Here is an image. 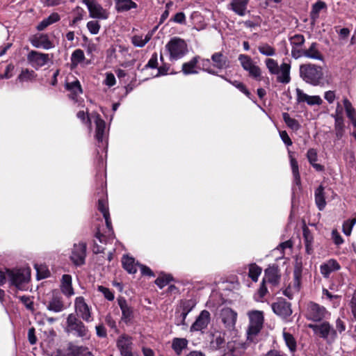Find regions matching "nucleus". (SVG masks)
<instances>
[{
    "label": "nucleus",
    "instance_id": "f257e3e1",
    "mask_svg": "<svg viewBox=\"0 0 356 356\" xmlns=\"http://www.w3.org/2000/svg\"><path fill=\"white\" fill-rule=\"evenodd\" d=\"M323 68L314 64H304L300 66V76L306 83L318 86L323 79Z\"/></svg>",
    "mask_w": 356,
    "mask_h": 356
},
{
    "label": "nucleus",
    "instance_id": "f03ea898",
    "mask_svg": "<svg viewBox=\"0 0 356 356\" xmlns=\"http://www.w3.org/2000/svg\"><path fill=\"white\" fill-rule=\"evenodd\" d=\"M265 64L269 73L277 76V81L279 83L286 84L290 82V64L282 63L280 66H279L277 61L273 58L266 59Z\"/></svg>",
    "mask_w": 356,
    "mask_h": 356
},
{
    "label": "nucleus",
    "instance_id": "7ed1b4c3",
    "mask_svg": "<svg viewBox=\"0 0 356 356\" xmlns=\"http://www.w3.org/2000/svg\"><path fill=\"white\" fill-rule=\"evenodd\" d=\"M65 332L83 339L90 338V332L84 323L74 314H70L66 319Z\"/></svg>",
    "mask_w": 356,
    "mask_h": 356
},
{
    "label": "nucleus",
    "instance_id": "20e7f679",
    "mask_svg": "<svg viewBox=\"0 0 356 356\" xmlns=\"http://www.w3.org/2000/svg\"><path fill=\"white\" fill-rule=\"evenodd\" d=\"M77 118L82 122L86 120L90 124L93 122L95 124V138L99 142H102L106 131V123L97 113H92L90 115H86L85 111H80L77 113Z\"/></svg>",
    "mask_w": 356,
    "mask_h": 356
},
{
    "label": "nucleus",
    "instance_id": "39448f33",
    "mask_svg": "<svg viewBox=\"0 0 356 356\" xmlns=\"http://www.w3.org/2000/svg\"><path fill=\"white\" fill-rule=\"evenodd\" d=\"M165 49L169 53L170 60H177L188 52L187 44L184 40L174 37L166 44Z\"/></svg>",
    "mask_w": 356,
    "mask_h": 356
},
{
    "label": "nucleus",
    "instance_id": "423d86ee",
    "mask_svg": "<svg viewBox=\"0 0 356 356\" xmlns=\"http://www.w3.org/2000/svg\"><path fill=\"white\" fill-rule=\"evenodd\" d=\"M249 325L247 331L248 339L252 341L263 327L264 317V313L259 310L248 312Z\"/></svg>",
    "mask_w": 356,
    "mask_h": 356
},
{
    "label": "nucleus",
    "instance_id": "0eeeda50",
    "mask_svg": "<svg viewBox=\"0 0 356 356\" xmlns=\"http://www.w3.org/2000/svg\"><path fill=\"white\" fill-rule=\"evenodd\" d=\"M74 310L76 316L86 323L93 321L92 309L83 296H78L74 300Z\"/></svg>",
    "mask_w": 356,
    "mask_h": 356
},
{
    "label": "nucleus",
    "instance_id": "6e6552de",
    "mask_svg": "<svg viewBox=\"0 0 356 356\" xmlns=\"http://www.w3.org/2000/svg\"><path fill=\"white\" fill-rule=\"evenodd\" d=\"M7 277L11 285L19 289H22L24 284L30 278V270L28 268L8 270Z\"/></svg>",
    "mask_w": 356,
    "mask_h": 356
},
{
    "label": "nucleus",
    "instance_id": "1a4fd4ad",
    "mask_svg": "<svg viewBox=\"0 0 356 356\" xmlns=\"http://www.w3.org/2000/svg\"><path fill=\"white\" fill-rule=\"evenodd\" d=\"M238 60L243 69L248 72L250 76L256 80H261V70L250 56L245 54H240L238 56Z\"/></svg>",
    "mask_w": 356,
    "mask_h": 356
},
{
    "label": "nucleus",
    "instance_id": "9d476101",
    "mask_svg": "<svg viewBox=\"0 0 356 356\" xmlns=\"http://www.w3.org/2000/svg\"><path fill=\"white\" fill-rule=\"evenodd\" d=\"M82 2L87 6L90 17L100 19L108 18V12L97 0H82Z\"/></svg>",
    "mask_w": 356,
    "mask_h": 356
},
{
    "label": "nucleus",
    "instance_id": "9b49d317",
    "mask_svg": "<svg viewBox=\"0 0 356 356\" xmlns=\"http://www.w3.org/2000/svg\"><path fill=\"white\" fill-rule=\"evenodd\" d=\"M196 304L197 302L195 299L184 300L180 302L176 311V313L179 314V316L177 318V325H186V316L196 306Z\"/></svg>",
    "mask_w": 356,
    "mask_h": 356
},
{
    "label": "nucleus",
    "instance_id": "f8f14e48",
    "mask_svg": "<svg viewBox=\"0 0 356 356\" xmlns=\"http://www.w3.org/2000/svg\"><path fill=\"white\" fill-rule=\"evenodd\" d=\"M309 327L312 328L315 333L324 339L329 337L334 340L337 337V332L334 328L327 323L324 322L320 325H309Z\"/></svg>",
    "mask_w": 356,
    "mask_h": 356
},
{
    "label": "nucleus",
    "instance_id": "ddd939ff",
    "mask_svg": "<svg viewBox=\"0 0 356 356\" xmlns=\"http://www.w3.org/2000/svg\"><path fill=\"white\" fill-rule=\"evenodd\" d=\"M47 310L55 313H59L66 309L63 298L58 293H53L48 300L44 302Z\"/></svg>",
    "mask_w": 356,
    "mask_h": 356
},
{
    "label": "nucleus",
    "instance_id": "4468645a",
    "mask_svg": "<svg viewBox=\"0 0 356 356\" xmlns=\"http://www.w3.org/2000/svg\"><path fill=\"white\" fill-rule=\"evenodd\" d=\"M86 255V245L84 243H79L74 244L72 254L70 256L71 261L76 266H81L85 263Z\"/></svg>",
    "mask_w": 356,
    "mask_h": 356
},
{
    "label": "nucleus",
    "instance_id": "2eb2a0df",
    "mask_svg": "<svg viewBox=\"0 0 356 356\" xmlns=\"http://www.w3.org/2000/svg\"><path fill=\"white\" fill-rule=\"evenodd\" d=\"M132 338L126 334L121 335L117 341V346L122 356H138L132 353Z\"/></svg>",
    "mask_w": 356,
    "mask_h": 356
},
{
    "label": "nucleus",
    "instance_id": "dca6fc26",
    "mask_svg": "<svg viewBox=\"0 0 356 356\" xmlns=\"http://www.w3.org/2000/svg\"><path fill=\"white\" fill-rule=\"evenodd\" d=\"M29 63L36 70L44 66L49 60V54L31 51L27 56Z\"/></svg>",
    "mask_w": 356,
    "mask_h": 356
},
{
    "label": "nucleus",
    "instance_id": "f3484780",
    "mask_svg": "<svg viewBox=\"0 0 356 356\" xmlns=\"http://www.w3.org/2000/svg\"><path fill=\"white\" fill-rule=\"evenodd\" d=\"M325 307L311 302L307 306V318L314 321H319L325 317Z\"/></svg>",
    "mask_w": 356,
    "mask_h": 356
},
{
    "label": "nucleus",
    "instance_id": "a211bd4d",
    "mask_svg": "<svg viewBox=\"0 0 356 356\" xmlns=\"http://www.w3.org/2000/svg\"><path fill=\"white\" fill-rule=\"evenodd\" d=\"M272 309L275 314L283 318L289 317L292 314L291 304L284 299L278 300L277 302L273 303Z\"/></svg>",
    "mask_w": 356,
    "mask_h": 356
},
{
    "label": "nucleus",
    "instance_id": "6ab92c4d",
    "mask_svg": "<svg viewBox=\"0 0 356 356\" xmlns=\"http://www.w3.org/2000/svg\"><path fill=\"white\" fill-rule=\"evenodd\" d=\"M210 313L207 310H203L197 317L195 321L191 327V331H202L205 329L210 322Z\"/></svg>",
    "mask_w": 356,
    "mask_h": 356
},
{
    "label": "nucleus",
    "instance_id": "aec40b11",
    "mask_svg": "<svg viewBox=\"0 0 356 356\" xmlns=\"http://www.w3.org/2000/svg\"><path fill=\"white\" fill-rule=\"evenodd\" d=\"M220 318L225 327L232 330L236 324L237 314L229 308H225L221 311Z\"/></svg>",
    "mask_w": 356,
    "mask_h": 356
},
{
    "label": "nucleus",
    "instance_id": "412c9836",
    "mask_svg": "<svg viewBox=\"0 0 356 356\" xmlns=\"http://www.w3.org/2000/svg\"><path fill=\"white\" fill-rule=\"evenodd\" d=\"M30 42L36 48L49 49L54 47L52 42L50 41L47 34L35 35L31 38Z\"/></svg>",
    "mask_w": 356,
    "mask_h": 356
},
{
    "label": "nucleus",
    "instance_id": "4be33fe9",
    "mask_svg": "<svg viewBox=\"0 0 356 356\" xmlns=\"http://www.w3.org/2000/svg\"><path fill=\"white\" fill-rule=\"evenodd\" d=\"M280 273L277 266H270L265 270L264 282H268L273 286H277L280 283Z\"/></svg>",
    "mask_w": 356,
    "mask_h": 356
},
{
    "label": "nucleus",
    "instance_id": "5701e85b",
    "mask_svg": "<svg viewBox=\"0 0 356 356\" xmlns=\"http://www.w3.org/2000/svg\"><path fill=\"white\" fill-rule=\"evenodd\" d=\"M296 92L298 102H307L310 106L321 105L323 102V100L318 95H308L300 88H296Z\"/></svg>",
    "mask_w": 356,
    "mask_h": 356
},
{
    "label": "nucleus",
    "instance_id": "b1692460",
    "mask_svg": "<svg viewBox=\"0 0 356 356\" xmlns=\"http://www.w3.org/2000/svg\"><path fill=\"white\" fill-rule=\"evenodd\" d=\"M60 289L63 294L67 298H70L74 295V290L72 286V278L71 275L65 274L62 276Z\"/></svg>",
    "mask_w": 356,
    "mask_h": 356
},
{
    "label": "nucleus",
    "instance_id": "393cba45",
    "mask_svg": "<svg viewBox=\"0 0 356 356\" xmlns=\"http://www.w3.org/2000/svg\"><path fill=\"white\" fill-rule=\"evenodd\" d=\"M211 61L214 68L223 70L229 67L230 62L222 52H216L211 56Z\"/></svg>",
    "mask_w": 356,
    "mask_h": 356
},
{
    "label": "nucleus",
    "instance_id": "a878e982",
    "mask_svg": "<svg viewBox=\"0 0 356 356\" xmlns=\"http://www.w3.org/2000/svg\"><path fill=\"white\" fill-rule=\"evenodd\" d=\"M248 2L249 0H232L227 6V8L238 15L244 16L246 13Z\"/></svg>",
    "mask_w": 356,
    "mask_h": 356
},
{
    "label": "nucleus",
    "instance_id": "bb28decb",
    "mask_svg": "<svg viewBox=\"0 0 356 356\" xmlns=\"http://www.w3.org/2000/svg\"><path fill=\"white\" fill-rule=\"evenodd\" d=\"M98 210L102 213L105 221L107 228L110 232L112 231V225H111V220L110 218V213L108 211V202L106 199H99L98 200Z\"/></svg>",
    "mask_w": 356,
    "mask_h": 356
},
{
    "label": "nucleus",
    "instance_id": "cd10ccee",
    "mask_svg": "<svg viewBox=\"0 0 356 356\" xmlns=\"http://www.w3.org/2000/svg\"><path fill=\"white\" fill-rule=\"evenodd\" d=\"M316 42H312L309 48L304 49L305 57L310 59L323 60V56L318 49Z\"/></svg>",
    "mask_w": 356,
    "mask_h": 356
},
{
    "label": "nucleus",
    "instance_id": "c85d7f7f",
    "mask_svg": "<svg viewBox=\"0 0 356 356\" xmlns=\"http://www.w3.org/2000/svg\"><path fill=\"white\" fill-rule=\"evenodd\" d=\"M115 8L118 13H123L137 8V4L132 0H114Z\"/></svg>",
    "mask_w": 356,
    "mask_h": 356
},
{
    "label": "nucleus",
    "instance_id": "c756f323",
    "mask_svg": "<svg viewBox=\"0 0 356 356\" xmlns=\"http://www.w3.org/2000/svg\"><path fill=\"white\" fill-rule=\"evenodd\" d=\"M65 88L70 92L69 96L72 99H75L78 95L82 93V88L78 80H75L72 82H67L65 84Z\"/></svg>",
    "mask_w": 356,
    "mask_h": 356
},
{
    "label": "nucleus",
    "instance_id": "7c9ffc66",
    "mask_svg": "<svg viewBox=\"0 0 356 356\" xmlns=\"http://www.w3.org/2000/svg\"><path fill=\"white\" fill-rule=\"evenodd\" d=\"M118 305L122 310V319L124 322L129 321L132 318V309L128 306L127 301L124 298L118 299Z\"/></svg>",
    "mask_w": 356,
    "mask_h": 356
},
{
    "label": "nucleus",
    "instance_id": "2f4dec72",
    "mask_svg": "<svg viewBox=\"0 0 356 356\" xmlns=\"http://www.w3.org/2000/svg\"><path fill=\"white\" fill-rule=\"evenodd\" d=\"M326 8V3L322 1H318L312 6V10L310 12L312 24L316 23V20L319 17L320 12Z\"/></svg>",
    "mask_w": 356,
    "mask_h": 356
},
{
    "label": "nucleus",
    "instance_id": "473e14b6",
    "mask_svg": "<svg viewBox=\"0 0 356 356\" xmlns=\"http://www.w3.org/2000/svg\"><path fill=\"white\" fill-rule=\"evenodd\" d=\"M315 202L318 209L320 211L324 209L326 205L324 188L322 186H319L315 191Z\"/></svg>",
    "mask_w": 356,
    "mask_h": 356
},
{
    "label": "nucleus",
    "instance_id": "72a5a7b5",
    "mask_svg": "<svg viewBox=\"0 0 356 356\" xmlns=\"http://www.w3.org/2000/svg\"><path fill=\"white\" fill-rule=\"evenodd\" d=\"M200 57L195 56L188 62L184 63L182 65V71L184 74H197L198 72L195 70L197 63L199 62Z\"/></svg>",
    "mask_w": 356,
    "mask_h": 356
},
{
    "label": "nucleus",
    "instance_id": "f704fd0d",
    "mask_svg": "<svg viewBox=\"0 0 356 356\" xmlns=\"http://www.w3.org/2000/svg\"><path fill=\"white\" fill-rule=\"evenodd\" d=\"M188 341L185 338H174L172 341V348L177 355H180L186 348Z\"/></svg>",
    "mask_w": 356,
    "mask_h": 356
},
{
    "label": "nucleus",
    "instance_id": "c9c22d12",
    "mask_svg": "<svg viewBox=\"0 0 356 356\" xmlns=\"http://www.w3.org/2000/svg\"><path fill=\"white\" fill-rule=\"evenodd\" d=\"M60 16L58 13H54L51 14L47 18L44 19L37 26L38 31H43L49 25L59 21Z\"/></svg>",
    "mask_w": 356,
    "mask_h": 356
},
{
    "label": "nucleus",
    "instance_id": "e433bc0d",
    "mask_svg": "<svg viewBox=\"0 0 356 356\" xmlns=\"http://www.w3.org/2000/svg\"><path fill=\"white\" fill-rule=\"evenodd\" d=\"M122 265L124 268L130 274H134L137 271L136 264L135 260L132 257L128 256H124L122 257Z\"/></svg>",
    "mask_w": 356,
    "mask_h": 356
},
{
    "label": "nucleus",
    "instance_id": "4c0bfd02",
    "mask_svg": "<svg viewBox=\"0 0 356 356\" xmlns=\"http://www.w3.org/2000/svg\"><path fill=\"white\" fill-rule=\"evenodd\" d=\"M84 59L85 55L83 50L80 49L74 50L71 56V68H75Z\"/></svg>",
    "mask_w": 356,
    "mask_h": 356
},
{
    "label": "nucleus",
    "instance_id": "58836bf2",
    "mask_svg": "<svg viewBox=\"0 0 356 356\" xmlns=\"http://www.w3.org/2000/svg\"><path fill=\"white\" fill-rule=\"evenodd\" d=\"M152 33L143 35H134L131 38L132 44L137 47H143L151 39Z\"/></svg>",
    "mask_w": 356,
    "mask_h": 356
},
{
    "label": "nucleus",
    "instance_id": "ea45409f",
    "mask_svg": "<svg viewBox=\"0 0 356 356\" xmlns=\"http://www.w3.org/2000/svg\"><path fill=\"white\" fill-rule=\"evenodd\" d=\"M303 237L305 239L306 252L307 254H311L313 250L312 244L314 238L310 231L307 227L303 229Z\"/></svg>",
    "mask_w": 356,
    "mask_h": 356
},
{
    "label": "nucleus",
    "instance_id": "a19ab883",
    "mask_svg": "<svg viewBox=\"0 0 356 356\" xmlns=\"http://www.w3.org/2000/svg\"><path fill=\"white\" fill-rule=\"evenodd\" d=\"M35 76L36 74L34 71L25 69L22 70L17 80L19 82L31 81L35 78Z\"/></svg>",
    "mask_w": 356,
    "mask_h": 356
},
{
    "label": "nucleus",
    "instance_id": "79ce46f5",
    "mask_svg": "<svg viewBox=\"0 0 356 356\" xmlns=\"http://www.w3.org/2000/svg\"><path fill=\"white\" fill-rule=\"evenodd\" d=\"M282 117L284 122L289 128L295 131L300 129V126L299 122L296 119L291 118L289 113H284Z\"/></svg>",
    "mask_w": 356,
    "mask_h": 356
},
{
    "label": "nucleus",
    "instance_id": "37998d69",
    "mask_svg": "<svg viewBox=\"0 0 356 356\" xmlns=\"http://www.w3.org/2000/svg\"><path fill=\"white\" fill-rule=\"evenodd\" d=\"M261 270L259 266L255 264H252L249 266L248 275L253 282H257L258 277L261 273Z\"/></svg>",
    "mask_w": 356,
    "mask_h": 356
},
{
    "label": "nucleus",
    "instance_id": "c03bdc74",
    "mask_svg": "<svg viewBox=\"0 0 356 356\" xmlns=\"http://www.w3.org/2000/svg\"><path fill=\"white\" fill-rule=\"evenodd\" d=\"M283 337L285 341L286 345L287 346L290 351H295L296 349V342L292 334L284 332Z\"/></svg>",
    "mask_w": 356,
    "mask_h": 356
},
{
    "label": "nucleus",
    "instance_id": "a18cd8bd",
    "mask_svg": "<svg viewBox=\"0 0 356 356\" xmlns=\"http://www.w3.org/2000/svg\"><path fill=\"white\" fill-rule=\"evenodd\" d=\"M200 65L202 66V70L205 71L211 74H216L217 72L215 71L214 67L213 66V63L210 59H202L200 62Z\"/></svg>",
    "mask_w": 356,
    "mask_h": 356
},
{
    "label": "nucleus",
    "instance_id": "49530a36",
    "mask_svg": "<svg viewBox=\"0 0 356 356\" xmlns=\"http://www.w3.org/2000/svg\"><path fill=\"white\" fill-rule=\"evenodd\" d=\"M69 351L72 356H84L87 352V348L83 346H78L74 344H70L69 346Z\"/></svg>",
    "mask_w": 356,
    "mask_h": 356
},
{
    "label": "nucleus",
    "instance_id": "de8ad7c7",
    "mask_svg": "<svg viewBox=\"0 0 356 356\" xmlns=\"http://www.w3.org/2000/svg\"><path fill=\"white\" fill-rule=\"evenodd\" d=\"M343 102L348 118L350 120L355 118L356 111L353 107L351 102L347 98H344Z\"/></svg>",
    "mask_w": 356,
    "mask_h": 356
},
{
    "label": "nucleus",
    "instance_id": "09e8293b",
    "mask_svg": "<svg viewBox=\"0 0 356 356\" xmlns=\"http://www.w3.org/2000/svg\"><path fill=\"white\" fill-rule=\"evenodd\" d=\"M259 51L266 56H273L275 54V49L268 44H262L258 47Z\"/></svg>",
    "mask_w": 356,
    "mask_h": 356
},
{
    "label": "nucleus",
    "instance_id": "8fccbe9b",
    "mask_svg": "<svg viewBox=\"0 0 356 356\" xmlns=\"http://www.w3.org/2000/svg\"><path fill=\"white\" fill-rule=\"evenodd\" d=\"M221 77L225 79V81L230 83L232 85L235 86L236 88H238L240 91H241L243 93H244L248 97H251V93L249 92V90L245 88L244 84L240 81H232L227 78L224 77L223 76H221Z\"/></svg>",
    "mask_w": 356,
    "mask_h": 356
},
{
    "label": "nucleus",
    "instance_id": "3c124183",
    "mask_svg": "<svg viewBox=\"0 0 356 356\" xmlns=\"http://www.w3.org/2000/svg\"><path fill=\"white\" fill-rule=\"evenodd\" d=\"M225 343L224 337L220 334H218L213 335V339L211 341V346L212 348L217 350L221 348Z\"/></svg>",
    "mask_w": 356,
    "mask_h": 356
},
{
    "label": "nucleus",
    "instance_id": "603ef678",
    "mask_svg": "<svg viewBox=\"0 0 356 356\" xmlns=\"http://www.w3.org/2000/svg\"><path fill=\"white\" fill-rule=\"evenodd\" d=\"M293 283L291 284V286L293 289V291H299L300 289V277H301V270L300 268H296L293 273Z\"/></svg>",
    "mask_w": 356,
    "mask_h": 356
},
{
    "label": "nucleus",
    "instance_id": "864d4df0",
    "mask_svg": "<svg viewBox=\"0 0 356 356\" xmlns=\"http://www.w3.org/2000/svg\"><path fill=\"white\" fill-rule=\"evenodd\" d=\"M291 165L294 177V181L297 185H299L300 184V177L298 172V165L297 161L293 158L291 159Z\"/></svg>",
    "mask_w": 356,
    "mask_h": 356
},
{
    "label": "nucleus",
    "instance_id": "5fc2aeb1",
    "mask_svg": "<svg viewBox=\"0 0 356 356\" xmlns=\"http://www.w3.org/2000/svg\"><path fill=\"white\" fill-rule=\"evenodd\" d=\"M356 223V218L347 220L343 223V232L346 236H350L353 229V227Z\"/></svg>",
    "mask_w": 356,
    "mask_h": 356
},
{
    "label": "nucleus",
    "instance_id": "6e6d98bb",
    "mask_svg": "<svg viewBox=\"0 0 356 356\" xmlns=\"http://www.w3.org/2000/svg\"><path fill=\"white\" fill-rule=\"evenodd\" d=\"M265 284H266V282H264V281H262L259 289L257 290V293L254 295V299L257 302L262 301V298L265 296V295L268 292V290H267V288H266Z\"/></svg>",
    "mask_w": 356,
    "mask_h": 356
},
{
    "label": "nucleus",
    "instance_id": "4d7b16f0",
    "mask_svg": "<svg viewBox=\"0 0 356 356\" xmlns=\"http://www.w3.org/2000/svg\"><path fill=\"white\" fill-rule=\"evenodd\" d=\"M305 42V38L302 35L296 34L290 38V43L292 47H301Z\"/></svg>",
    "mask_w": 356,
    "mask_h": 356
},
{
    "label": "nucleus",
    "instance_id": "13d9d810",
    "mask_svg": "<svg viewBox=\"0 0 356 356\" xmlns=\"http://www.w3.org/2000/svg\"><path fill=\"white\" fill-rule=\"evenodd\" d=\"M172 280V277L169 275H161L156 280L155 284L160 288L162 289L166 286Z\"/></svg>",
    "mask_w": 356,
    "mask_h": 356
},
{
    "label": "nucleus",
    "instance_id": "bf43d9fd",
    "mask_svg": "<svg viewBox=\"0 0 356 356\" xmlns=\"http://www.w3.org/2000/svg\"><path fill=\"white\" fill-rule=\"evenodd\" d=\"M35 268L37 271V275L38 279H43L47 277L50 273L44 266L35 265Z\"/></svg>",
    "mask_w": 356,
    "mask_h": 356
},
{
    "label": "nucleus",
    "instance_id": "052dcab7",
    "mask_svg": "<svg viewBox=\"0 0 356 356\" xmlns=\"http://www.w3.org/2000/svg\"><path fill=\"white\" fill-rule=\"evenodd\" d=\"M87 28L90 33L97 34L100 29V24L97 21H90L87 23Z\"/></svg>",
    "mask_w": 356,
    "mask_h": 356
},
{
    "label": "nucleus",
    "instance_id": "680f3d73",
    "mask_svg": "<svg viewBox=\"0 0 356 356\" xmlns=\"http://www.w3.org/2000/svg\"><path fill=\"white\" fill-rule=\"evenodd\" d=\"M19 298L22 301V302L24 305V306L26 307V308L27 309H29L30 311L34 310L33 302L31 299L30 297L26 296H20Z\"/></svg>",
    "mask_w": 356,
    "mask_h": 356
},
{
    "label": "nucleus",
    "instance_id": "e2e57ef3",
    "mask_svg": "<svg viewBox=\"0 0 356 356\" xmlns=\"http://www.w3.org/2000/svg\"><path fill=\"white\" fill-rule=\"evenodd\" d=\"M307 157L310 164L316 163L318 160L317 151L313 148L309 149L307 151Z\"/></svg>",
    "mask_w": 356,
    "mask_h": 356
},
{
    "label": "nucleus",
    "instance_id": "0e129e2a",
    "mask_svg": "<svg viewBox=\"0 0 356 356\" xmlns=\"http://www.w3.org/2000/svg\"><path fill=\"white\" fill-rule=\"evenodd\" d=\"M98 291L102 293L104 296V297L108 300H113L114 299V295L111 291H110L109 289L104 287L103 286H98Z\"/></svg>",
    "mask_w": 356,
    "mask_h": 356
},
{
    "label": "nucleus",
    "instance_id": "69168bd1",
    "mask_svg": "<svg viewBox=\"0 0 356 356\" xmlns=\"http://www.w3.org/2000/svg\"><path fill=\"white\" fill-rule=\"evenodd\" d=\"M335 120V130L337 132V136L339 135V131H343V117H334Z\"/></svg>",
    "mask_w": 356,
    "mask_h": 356
},
{
    "label": "nucleus",
    "instance_id": "338daca9",
    "mask_svg": "<svg viewBox=\"0 0 356 356\" xmlns=\"http://www.w3.org/2000/svg\"><path fill=\"white\" fill-rule=\"evenodd\" d=\"M332 238L334 243L337 245H339L343 243L342 237L337 230H333L332 232Z\"/></svg>",
    "mask_w": 356,
    "mask_h": 356
},
{
    "label": "nucleus",
    "instance_id": "774afa93",
    "mask_svg": "<svg viewBox=\"0 0 356 356\" xmlns=\"http://www.w3.org/2000/svg\"><path fill=\"white\" fill-rule=\"evenodd\" d=\"M351 312L356 320V291L354 292L353 298L350 301Z\"/></svg>",
    "mask_w": 356,
    "mask_h": 356
}]
</instances>
